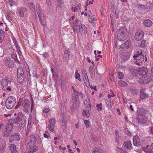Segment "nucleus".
I'll return each instance as SVG.
<instances>
[{
  "label": "nucleus",
  "instance_id": "obj_1",
  "mask_svg": "<svg viewBox=\"0 0 153 153\" xmlns=\"http://www.w3.org/2000/svg\"><path fill=\"white\" fill-rule=\"evenodd\" d=\"M74 26L73 27L74 32L77 33L80 32L83 33H87V28L84 25H82L81 21L79 20H76L74 24Z\"/></svg>",
  "mask_w": 153,
  "mask_h": 153
},
{
  "label": "nucleus",
  "instance_id": "obj_2",
  "mask_svg": "<svg viewBox=\"0 0 153 153\" xmlns=\"http://www.w3.org/2000/svg\"><path fill=\"white\" fill-rule=\"evenodd\" d=\"M137 119L138 122L142 124H145L147 120L146 116V112L144 109L142 108H139L137 109Z\"/></svg>",
  "mask_w": 153,
  "mask_h": 153
},
{
  "label": "nucleus",
  "instance_id": "obj_3",
  "mask_svg": "<svg viewBox=\"0 0 153 153\" xmlns=\"http://www.w3.org/2000/svg\"><path fill=\"white\" fill-rule=\"evenodd\" d=\"M117 33L118 40L122 41L125 39L127 34V30L125 27L123 26L119 27Z\"/></svg>",
  "mask_w": 153,
  "mask_h": 153
},
{
  "label": "nucleus",
  "instance_id": "obj_4",
  "mask_svg": "<svg viewBox=\"0 0 153 153\" xmlns=\"http://www.w3.org/2000/svg\"><path fill=\"white\" fill-rule=\"evenodd\" d=\"M16 102V99L13 96H10L6 100L5 105L8 109H11L14 106Z\"/></svg>",
  "mask_w": 153,
  "mask_h": 153
},
{
  "label": "nucleus",
  "instance_id": "obj_5",
  "mask_svg": "<svg viewBox=\"0 0 153 153\" xmlns=\"http://www.w3.org/2000/svg\"><path fill=\"white\" fill-rule=\"evenodd\" d=\"M19 103H20L21 105L22 106L25 111L27 112L28 111L30 108V102L28 100L20 99Z\"/></svg>",
  "mask_w": 153,
  "mask_h": 153
},
{
  "label": "nucleus",
  "instance_id": "obj_6",
  "mask_svg": "<svg viewBox=\"0 0 153 153\" xmlns=\"http://www.w3.org/2000/svg\"><path fill=\"white\" fill-rule=\"evenodd\" d=\"M12 129L13 126L11 124H8L6 127L5 129L2 131V136L4 137L9 136L11 134Z\"/></svg>",
  "mask_w": 153,
  "mask_h": 153
},
{
  "label": "nucleus",
  "instance_id": "obj_7",
  "mask_svg": "<svg viewBox=\"0 0 153 153\" xmlns=\"http://www.w3.org/2000/svg\"><path fill=\"white\" fill-rule=\"evenodd\" d=\"M18 82L19 83H22L24 78V75L23 69L22 68H19L17 71Z\"/></svg>",
  "mask_w": 153,
  "mask_h": 153
},
{
  "label": "nucleus",
  "instance_id": "obj_8",
  "mask_svg": "<svg viewBox=\"0 0 153 153\" xmlns=\"http://www.w3.org/2000/svg\"><path fill=\"white\" fill-rule=\"evenodd\" d=\"M25 115L22 113H19V128H23L26 125V121L25 119Z\"/></svg>",
  "mask_w": 153,
  "mask_h": 153
},
{
  "label": "nucleus",
  "instance_id": "obj_9",
  "mask_svg": "<svg viewBox=\"0 0 153 153\" xmlns=\"http://www.w3.org/2000/svg\"><path fill=\"white\" fill-rule=\"evenodd\" d=\"M152 80L151 77L148 75L140 77L139 79V82L142 84H147L150 82Z\"/></svg>",
  "mask_w": 153,
  "mask_h": 153
},
{
  "label": "nucleus",
  "instance_id": "obj_10",
  "mask_svg": "<svg viewBox=\"0 0 153 153\" xmlns=\"http://www.w3.org/2000/svg\"><path fill=\"white\" fill-rule=\"evenodd\" d=\"M84 104L85 107H86V108H87L88 109L86 110L83 109V115L86 117H89L90 116V114L89 110L91 108L90 102L89 101L87 103L84 102Z\"/></svg>",
  "mask_w": 153,
  "mask_h": 153
},
{
  "label": "nucleus",
  "instance_id": "obj_11",
  "mask_svg": "<svg viewBox=\"0 0 153 153\" xmlns=\"http://www.w3.org/2000/svg\"><path fill=\"white\" fill-rule=\"evenodd\" d=\"M20 140L19 134L15 133L10 136L9 141L11 143H14V142L19 141Z\"/></svg>",
  "mask_w": 153,
  "mask_h": 153
},
{
  "label": "nucleus",
  "instance_id": "obj_12",
  "mask_svg": "<svg viewBox=\"0 0 153 153\" xmlns=\"http://www.w3.org/2000/svg\"><path fill=\"white\" fill-rule=\"evenodd\" d=\"M4 59L5 65L9 68H13V60L8 57H5Z\"/></svg>",
  "mask_w": 153,
  "mask_h": 153
},
{
  "label": "nucleus",
  "instance_id": "obj_13",
  "mask_svg": "<svg viewBox=\"0 0 153 153\" xmlns=\"http://www.w3.org/2000/svg\"><path fill=\"white\" fill-rule=\"evenodd\" d=\"M61 116L62 117L61 119L62 124L60 126L61 128L63 130H64L66 128L67 126V117L64 114H62Z\"/></svg>",
  "mask_w": 153,
  "mask_h": 153
},
{
  "label": "nucleus",
  "instance_id": "obj_14",
  "mask_svg": "<svg viewBox=\"0 0 153 153\" xmlns=\"http://www.w3.org/2000/svg\"><path fill=\"white\" fill-rule=\"evenodd\" d=\"M144 33L142 31H140L136 32L134 36L135 39L137 40H140L143 37Z\"/></svg>",
  "mask_w": 153,
  "mask_h": 153
},
{
  "label": "nucleus",
  "instance_id": "obj_15",
  "mask_svg": "<svg viewBox=\"0 0 153 153\" xmlns=\"http://www.w3.org/2000/svg\"><path fill=\"white\" fill-rule=\"evenodd\" d=\"M40 21L42 25L45 26V18L42 13L38 14Z\"/></svg>",
  "mask_w": 153,
  "mask_h": 153
},
{
  "label": "nucleus",
  "instance_id": "obj_16",
  "mask_svg": "<svg viewBox=\"0 0 153 153\" xmlns=\"http://www.w3.org/2000/svg\"><path fill=\"white\" fill-rule=\"evenodd\" d=\"M148 95L146 93L145 90L144 89H141L140 94V97L142 100L147 98Z\"/></svg>",
  "mask_w": 153,
  "mask_h": 153
},
{
  "label": "nucleus",
  "instance_id": "obj_17",
  "mask_svg": "<svg viewBox=\"0 0 153 153\" xmlns=\"http://www.w3.org/2000/svg\"><path fill=\"white\" fill-rule=\"evenodd\" d=\"M30 138L31 139L30 142H26L25 143V145L26 146H27L28 145H29V147H30V146L32 142H33V144H34L36 143V135H31L30 137Z\"/></svg>",
  "mask_w": 153,
  "mask_h": 153
},
{
  "label": "nucleus",
  "instance_id": "obj_18",
  "mask_svg": "<svg viewBox=\"0 0 153 153\" xmlns=\"http://www.w3.org/2000/svg\"><path fill=\"white\" fill-rule=\"evenodd\" d=\"M73 107L76 109L79 106V102L78 98L73 97Z\"/></svg>",
  "mask_w": 153,
  "mask_h": 153
},
{
  "label": "nucleus",
  "instance_id": "obj_19",
  "mask_svg": "<svg viewBox=\"0 0 153 153\" xmlns=\"http://www.w3.org/2000/svg\"><path fill=\"white\" fill-rule=\"evenodd\" d=\"M136 61L135 62V64L138 65H140V64L144 61V54L140 55L139 58L136 59Z\"/></svg>",
  "mask_w": 153,
  "mask_h": 153
},
{
  "label": "nucleus",
  "instance_id": "obj_20",
  "mask_svg": "<svg viewBox=\"0 0 153 153\" xmlns=\"http://www.w3.org/2000/svg\"><path fill=\"white\" fill-rule=\"evenodd\" d=\"M130 74L133 76L137 77L139 74L138 70H137L135 68H132L129 69Z\"/></svg>",
  "mask_w": 153,
  "mask_h": 153
},
{
  "label": "nucleus",
  "instance_id": "obj_21",
  "mask_svg": "<svg viewBox=\"0 0 153 153\" xmlns=\"http://www.w3.org/2000/svg\"><path fill=\"white\" fill-rule=\"evenodd\" d=\"M138 70L140 74L142 75H146L148 72V69L145 67H141Z\"/></svg>",
  "mask_w": 153,
  "mask_h": 153
},
{
  "label": "nucleus",
  "instance_id": "obj_22",
  "mask_svg": "<svg viewBox=\"0 0 153 153\" xmlns=\"http://www.w3.org/2000/svg\"><path fill=\"white\" fill-rule=\"evenodd\" d=\"M130 56L129 53L126 52L123 54H121L120 55V57L124 60L126 61L128 59Z\"/></svg>",
  "mask_w": 153,
  "mask_h": 153
},
{
  "label": "nucleus",
  "instance_id": "obj_23",
  "mask_svg": "<svg viewBox=\"0 0 153 153\" xmlns=\"http://www.w3.org/2000/svg\"><path fill=\"white\" fill-rule=\"evenodd\" d=\"M124 147L128 149H130L132 148V145L131 142L129 140L125 142L123 144Z\"/></svg>",
  "mask_w": 153,
  "mask_h": 153
},
{
  "label": "nucleus",
  "instance_id": "obj_24",
  "mask_svg": "<svg viewBox=\"0 0 153 153\" xmlns=\"http://www.w3.org/2000/svg\"><path fill=\"white\" fill-rule=\"evenodd\" d=\"M143 24L145 26L150 27L152 25V22L151 20L149 19H146L144 21Z\"/></svg>",
  "mask_w": 153,
  "mask_h": 153
},
{
  "label": "nucleus",
  "instance_id": "obj_25",
  "mask_svg": "<svg viewBox=\"0 0 153 153\" xmlns=\"http://www.w3.org/2000/svg\"><path fill=\"white\" fill-rule=\"evenodd\" d=\"M16 147L14 144H11L9 146V149L11 152V153H18V151L16 149Z\"/></svg>",
  "mask_w": 153,
  "mask_h": 153
},
{
  "label": "nucleus",
  "instance_id": "obj_26",
  "mask_svg": "<svg viewBox=\"0 0 153 153\" xmlns=\"http://www.w3.org/2000/svg\"><path fill=\"white\" fill-rule=\"evenodd\" d=\"M70 52L68 50H66L64 53L63 57L65 60H68L69 58Z\"/></svg>",
  "mask_w": 153,
  "mask_h": 153
},
{
  "label": "nucleus",
  "instance_id": "obj_27",
  "mask_svg": "<svg viewBox=\"0 0 153 153\" xmlns=\"http://www.w3.org/2000/svg\"><path fill=\"white\" fill-rule=\"evenodd\" d=\"M38 150V147L37 146L35 145L32 147L30 150L27 151V153H33L37 151Z\"/></svg>",
  "mask_w": 153,
  "mask_h": 153
},
{
  "label": "nucleus",
  "instance_id": "obj_28",
  "mask_svg": "<svg viewBox=\"0 0 153 153\" xmlns=\"http://www.w3.org/2000/svg\"><path fill=\"white\" fill-rule=\"evenodd\" d=\"M19 113L18 114V115L17 117L16 118H14V119H12L11 120V121L12 123H11V124L12 123H15L16 124H19Z\"/></svg>",
  "mask_w": 153,
  "mask_h": 153
},
{
  "label": "nucleus",
  "instance_id": "obj_29",
  "mask_svg": "<svg viewBox=\"0 0 153 153\" xmlns=\"http://www.w3.org/2000/svg\"><path fill=\"white\" fill-rule=\"evenodd\" d=\"M1 83L3 86L2 88H5L6 87H7L8 86V82L6 78L3 79L1 81Z\"/></svg>",
  "mask_w": 153,
  "mask_h": 153
},
{
  "label": "nucleus",
  "instance_id": "obj_30",
  "mask_svg": "<svg viewBox=\"0 0 153 153\" xmlns=\"http://www.w3.org/2000/svg\"><path fill=\"white\" fill-rule=\"evenodd\" d=\"M25 67L26 68V71H27V73L28 74H29V75L27 76V78L28 80V81L29 82H31V79H30V70L29 69V68L28 65L27 64H26V65H25Z\"/></svg>",
  "mask_w": 153,
  "mask_h": 153
},
{
  "label": "nucleus",
  "instance_id": "obj_31",
  "mask_svg": "<svg viewBox=\"0 0 153 153\" xmlns=\"http://www.w3.org/2000/svg\"><path fill=\"white\" fill-rule=\"evenodd\" d=\"M113 102L111 99H110L108 100H107L106 102V104L109 108H112L113 105Z\"/></svg>",
  "mask_w": 153,
  "mask_h": 153
},
{
  "label": "nucleus",
  "instance_id": "obj_32",
  "mask_svg": "<svg viewBox=\"0 0 153 153\" xmlns=\"http://www.w3.org/2000/svg\"><path fill=\"white\" fill-rule=\"evenodd\" d=\"M116 153H128L126 151L121 148L117 147L116 149Z\"/></svg>",
  "mask_w": 153,
  "mask_h": 153
},
{
  "label": "nucleus",
  "instance_id": "obj_33",
  "mask_svg": "<svg viewBox=\"0 0 153 153\" xmlns=\"http://www.w3.org/2000/svg\"><path fill=\"white\" fill-rule=\"evenodd\" d=\"M130 90L131 93L134 95H137L138 93V90L134 88H131Z\"/></svg>",
  "mask_w": 153,
  "mask_h": 153
},
{
  "label": "nucleus",
  "instance_id": "obj_34",
  "mask_svg": "<svg viewBox=\"0 0 153 153\" xmlns=\"http://www.w3.org/2000/svg\"><path fill=\"white\" fill-rule=\"evenodd\" d=\"M89 71L91 76H93V74L94 73V67L93 66H91L89 67Z\"/></svg>",
  "mask_w": 153,
  "mask_h": 153
},
{
  "label": "nucleus",
  "instance_id": "obj_35",
  "mask_svg": "<svg viewBox=\"0 0 153 153\" xmlns=\"http://www.w3.org/2000/svg\"><path fill=\"white\" fill-rule=\"evenodd\" d=\"M119 85L122 86L126 87L128 84L126 82L122 80H120L118 82Z\"/></svg>",
  "mask_w": 153,
  "mask_h": 153
},
{
  "label": "nucleus",
  "instance_id": "obj_36",
  "mask_svg": "<svg viewBox=\"0 0 153 153\" xmlns=\"http://www.w3.org/2000/svg\"><path fill=\"white\" fill-rule=\"evenodd\" d=\"M75 74L76 79L79 80V81H81V79L80 78V76L79 74L78 73L77 71L75 72Z\"/></svg>",
  "mask_w": 153,
  "mask_h": 153
},
{
  "label": "nucleus",
  "instance_id": "obj_37",
  "mask_svg": "<svg viewBox=\"0 0 153 153\" xmlns=\"http://www.w3.org/2000/svg\"><path fill=\"white\" fill-rule=\"evenodd\" d=\"M24 10V8H21L20 10L19 11V15L21 17H23L24 16V13L23 11Z\"/></svg>",
  "mask_w": 153,
  "mask_h": 153
},
{
  "label": "nucleus",
  "instance_id": "obj_38",
  "mask_svg": "<svg viewBox=\"0 0 153 153\" xmlns=\"http://www.w3.org/2000/svg\"><path fill=\"white\" fill-rule=\"evenodd\" d=\"M55 125L49 124L48 125V128L50 131L52 132L53 130V129L55 127Z\"/></svg>",
  "mask_w": 153,
  "mask_h": 153
},
{
  "label": "nucleus",
  "instance_id": "obj_39",
  "mask_svg": "<svg viewBox=\"0 0 153 153\" xmlns=\"http://www.w3.org/2000/svg\"><path fill=\"white\" fill-rule=\"evenodd\" d=\"M142 51L140 53H139L138 52L136 54H135L134 55L133 57L136 60V59L139 58L140 56V55H142Z\"/></svg>",
  "mask_w": 153,
  "mask_h": 153
},
{
  "label": "nucleus",
  "instance_id": "obj_40",
  "mask_svg": "<svg viewBox=\"0 0 153 153\" xmlns=\"http://www.w3.org/2000/svg\"><path fill=\"white\" fill-rule=\"evenodd\" d=\"M73 97L78 98V92L75 89H74Z\"/></svg>",
  "mask_w": 153,
  "mask_h": 153
},
{
  "label": "nucleus",
  "instance_id": "obj_41",
  "mask_svg": "<svg viewBox=\"0 0 153 153\" xmlns=\"http://www.w3.org/2000/svg\"><path fill=\"white\" fill-rule=\"evenodd\" d=\"M36 11L37 14L40 13L42 12V10L41 8L40 7L39 5L38 4H36Z\"/></svg>",
  "mask_w": 153,
  "mask_h": 153
},
{
  "label": "nucleus",
  "instance_id": "obj_42",
  "mask_svg": "<svg viewBox=\"0 0 153 153\" xmlns=\"http://www.w3.org/2000/svg\"><path fill=\"white\" fill-rule=\"evenodd\" d=\"M84 82L85 83L86 86L87 87H89L90 86V84L88 77L86 78H84Z\"/></svg>",
  "mask_w": 153,
  "mask_h": 153
},
{
  "label": "nucleus",
  "instance_id": "obj_43",
  "mask_svg": "<svg viewBox=\"0 0 153 153\" xmlns=\"http://www.w3.org/2000/svg\"><path fill=\"white\" fill-rule=\"evenodd\" d=\"M146 41L145 40H143L141 41L140 46L142 48H144L146 46Z\"/></svg>",
  "mask_w": 153,
  "mask_h": 153
},
{
  "label": "nucleus",
  "instance_id": "obj_44",
  "mask_svg": "<svg viewBox=\"0 0 153 153\" xmlns=\"http://www.w3.org/2000/svg\"><path fill=\"white\" fill-rule=\"evenodd\" d=\"M133 144L134 146H137L139 147L140 146V142L139 140H137V141H135L133 142Z\"/></svg>",
  "mask_w": 153,
  "mask_h": 153
},
{
  "label": "nucleus",
  "instance_id": "obj_45",
  "mask_svg": "<svg viewBox=\"0 0 153 153\" xmlns=\"http://www.w3.org/2000/svg\"><path fill=\"white\" fill-rule=\"evenodd\" d=\"M118 77L120 79H123L124 78L123 74L121 72L118 73Z\"/></svg>",
  "mask_w": 153,
  "mask_h": 153
},
{
  "label": "nucleus",
  "instance_id": "obj_46",
  "mask_svg": "<svg viewBox=\"0 0 153 153\" xmlns=\"http://www.w3.org/2000/svg\"><path fill=\"white\" fill-rule=\"evenodd\" d=\"M116 140L115 142L117 143H119V140L121 139V137L119 135L116 136Z\"/></svg>",
  "mask_w": 153,
  "mask_h": 153
},
{
  "label": "nucleus",
  "instance_id": "obj_47",
  "mask_svg": "<svg viewBox=\"0 0 153 153\" xmlns=\"http://www.w3.org/2000/svg\"><path fill=\"white\" fill-rule=\"evenodd\" d=\"M36 141L37 143H38V144L40 143H41V140L40 138L38 135H36Z\"/></svg>",
  "mask_w": 153,
  "mask_h": 153
},
{
  "label": "nucleus",
  "instance_id": "obj_48",
  "mask_svg": "<svg viewBox=\"0 0 153 153\" xmlns=\"http://www.w3.org/2000/svg\"><path fill=\"white\" fill-rule=\"evenodd\" d=\"M78 6H77L74 7H72L71 8V10L74 12H77L78 11Z\"/></svg>",
  "mask_w": 153,
  "mask_h": 153
},
{
  "label": "nucleus",
  "instance_id": "obj_49",
  "mask_svg": "<svg viewBox=\"0 0 153 153\" xmlns=\"http://www.w3.org/2000/svg\"><path fill=\"white\" fill-rule=\"evenodd\" d=\"M119 10L118 9L116 8L115 10V15L116 17L117 18H118L119 17Z\"/></svg>",
  "mask_w": 153,
  "mask_h": 153
},
{
  "label": "nucleus",
  "instance_id": "obj_50",
  "mask_svg": "<svg viewBox=\"0 0 153 153\" xmlns=\"http://www.w3.org/2000/svg\"><path fill=\"white\" fill-rule=\"evenodd\" d=\"M49 124H51L55 125V120L54 118H51L50 119L49 121Z\"/></svg>",
  "mask_w": 153,
  "mask_h": 153
},
{
  "label": "nucleus",
  "instance_id": "obj_51",
  "mask_svg": "<svg viewBox=\"0 0 153 153\" xmlns=\"http://www.w3.org/2000/svg\"><path fill=\"white\" fill-rule=\"evenodd\" d=\"M126 45V48H127L129 47L131 44V41L130 40H127L124 43Z\"/></svg>",
  "mask_w": 153,
  "mask_h": 153
},
{
  "label": "nucleus",
  "instance_id": "obj_52",
  "mask_svg": "<svg viewBox=\"0 0 153 153\" xmlns=\"http://www.w3.org/2000/svg\"><path fill=\"white\" fill-rule=\"evenodd\" d=\"M102 104L101 103L99 104H97L96 107H97L98 110H102Z\"/></svg>",
  "mask_w": 153,
  "mask_h": 153
},
{
  "label": "nucleus",
  "instance_id": "obj_53",
  "mask_svg": "<svg viewBox=\"0 0 153 153\" xmlns=\"http://www.w3.org/2000/svg\"><path fill=\"white\" fill-rule=\"evenodd\" d=\"M50 136V135L48 133V131H45V133L44 134V136L45 137L48 138Z\"/></svg>",
  "mask_w": 153,
  "mask_h": 153
},
{
  "label": "nucleus",
  "instance_id": "obj_54",
  "mask_svg": "<svg viewBox=\"0 0 153 153\" xmlns=\"http://www.w3.org/2000/svg\"><path fill=\"white\" fill-rule=\"evenodd\" d=\"M126 45H125V43L121 45L120 46V50H122V49L125 50L127 48H126Z\"/></svg>",
  "mask_w": 153,
  "mask_h": 153
},
{
  "label": "nucleus",
  "instance_id": "obj_55",
  "mask_svg": "<svg viewBox=\"0 0 153 153\" xmlns=\"http://www.w3.org/2000/svg\"><path fill=\"white\" fill-rule=\"evenodd\" d=\"M9 4L10 6H13L15 4V2L12 0H9L8 1Z\"/></svg>",
  "mask_w": 153,
  "mask_h": 153
},
{
  "label": "nucleus",
  "instance_id": "obj_56",
  "mask_svg": "<svg viewBox=\"0 0 153 153\" xmlns=\"http://www.w3.org/2000/svg\"><path fill=\"white\" fill-rule=\"evenodd\" d=\"M84 123L85 125V126L86 128H88L89 127V121L88 120H85L84 121Z\"/></svg>",
  "mask_w": 153,
  "mask_h": 153
},
{
  "label": "nucleus",
  "instance_id": "obj_57",
  "mask_svg": "<svg viewBox=\"0 0 153 153\" xmlns=\"http://www.w3.org/2000/svg\"><path fill=\"white\" fill-rule=\"evenodd\" d=\"M11 57L12 58L14 59V60H15L17 59V55L16 53H13L11 54Z\"/></svg>",
  "mask_w": 153,
  "mask_h": 153
},
{
  "label": "nucleus",
  "instance_id": "obj_58",
  "mask_svg": "<svg viewBox=\"0 0 153 153\" xmlns=\"http://www.w3.org/2000/svg\"><path fill=\"white\" fill-rule=\"evenodd\" d=\"M126 134L128 136L131 137L132 136V134L130 131H129L128 129H126L125 130Z\"/></svg>",
  "mask_w": 153,
  "mask_h": 153
},
{
  "label": "nucleus",
  "instance_id": "obj_59",
  "mask_svg": "<svg viewBox=\"0 0 153 153\" xmlns=\"http://www.w3.org/2000/svg\"><path fill=\"white\" fill-rule=\"evenodd\" d=\"M97 19L95 18H92L91 17L89 20V22L91 23H93V22L94 21H96Z\"/></svg>",
  "mask_w": 153,
  "mask_h": 153
},
{
  "label": "nucleus",
  "instance_id": "obj_60",
  "mask_svg": "<svg viewBox=\"0 0 153 153\" xmlns=\"http://www.w3.org/2000/svg\"><path fill=\"white\" fill-rule=\"evenodd\" d=\"M100 150V149L98 148H94L93 150V151L94 153H99Z\"/></svg>",
  "mask_w": 153,
  "mask_h": 153
},
{
  "label": "nucleus",
  "instance_id": "obj_61",
  "mask_svg": "<svg viewBox=\"0 0 153 153\" xmlns=\"http://www.w3.org/2000/svg\"><path fill=\"white\" fill-rule=\"evenodd\" d=\"M11 90V88L10 87V86H8V87H6L5 88H2V90L4 91H5L6 90L7 91H10Z\"/></svg>",
  "mask_w": 153,
  "mask_h": 153
},
{
  "label": "nucleus",
  "instance_id": "obj_62",
  "mask_svg": "<svg viewBox=\"0 0 153 153\" xmlns=\"http://www.w3.org/2000/svg\"><path fill=\"white\" fill-rule=\"evenodd\" d=\"M136 6L140 9H142L144 7L143 5L140 4H136Z\"/></svg>",
  "mask_w": 153,
  "mask_h": 153
},
{
  "label": "nucleus",
  "instance_id": "obj_63",
  "mask_svg": "<svg viewBox=\"0 0 153 153\" xmlns=\"http://www.w3.org/2000/svg\"><path fill=\"white\" fill-rule=\"evenodd\" d=\"M133 142L134 141H137L139 140V137L138 136L136 135L134 136L133 138Z\"/></svg>",
  "mask_w": 153,
  "mask_h": 153
},
{
  "label": "nucleus",
  "instance_id": "obj_64",
  "mask_svg": "<svg viewBox=\"0 0 153 153\" xmlns=\"http://www.w3.org/2000/svg\"><path fill=\"white\" fill-rule=\"evenodd\" d=\"M148 153H153V143L151 144L150 146V149Z\"/></svg>",
  "mask_w": 153,
  "mask_h": 153
}]
</instances>
